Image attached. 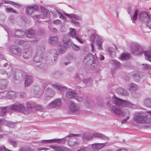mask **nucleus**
Listing matches in <instances>:
<instances>
[{"label":"nucleus","instance_id":"1a4fd4ad","mask_svg":"<svg viewBox=\"0 0 151 151\" xmlns=\"http://www.w3.org/2000/svg\"><path fill=\"white\" fill-rule=\"evenodd\" d=\"M37 49L38 50L34 57V61L37 63H40L42 61L43 56L41 49L39 47H37Z\"/></svg>","mask_w":151,"mask_h":151},{"label":"nucleus","instance_id":"423d86ee","mask_svg":"<svg viewBox=\"0 0 151 151\" xmlns=\"http://www.w3.org/2000/svg\"><path fill=\"white\" fill-rule=\"evenodd\" d=\"M62 42L63 44V46L59 48V53L61 54L65 52L66 48L71 43L70 39L67 35H64L63 36Z\"/></svg>","mask_w":151,"mask_h":151},{"label":"nucleus","instance_id":"9d476101","mask_svg":"<svg viewBox=\"0 0 151 151\" xmlns=\"http://www.w3.org/2000/svg\"><path fill=\"white\" fill-rule=\"evenodd\" d=\"M62 105L61 100L59 99L55 100L49 104L50 107L52 108L60 107Z\"/></svg>","mask_w":151,"mask_h":151},{"label":"nucleus","instance_id":"37998d69","mask_svg":"<svg viewBox=\"0 0 151 151\" xmlns=\"http://www.w3.org/2000/svg\"><path fill=\"white\" fill-rule=\"evenodd\" d=\"M34 93L36 97H39L42 96V93L40 92V90H35Z\"/></svg>","mask_w":151,"mask_h":151},{"label":"nucleus","instance_id":"f3484780","mask_svg":"<svg viewBox=\"0 0 151 151\" xmlns=\"http://www.w3.org/2000/svg\"><path fill=\"white\" fill-rule=\"evenodd\" d=\"M52 87L58 90L61 93H63L66 91V88L63 86H60L56 84H52Z\"/></svg>","mask_w":151,"mask_h":151},{"label":"nucleus","instance_id":"c9c22d12","mask_svg":"<svg viewBox=\"0 0 151 151\" xmlns=\"http://www.w3.org/2000/svg\"><path fill=\"white\" fill-rule=\"evenodd\" d=\"M19 44L20 45H24L25 47V48H27L29 46V45L28 44L27 42H25L23 40H20L19 41Z\"/></svg>","mask_w":151,"mask_h":151},{"label":"nucleus","instance_id":"603ef678","mask_svg":"<svg viewBox=\"0 0 151 151\" xmlns=\"http://www.w3.org/2000/svg\"><path fill=\"white\" fill-rule=\"evenodd\" d=\"M72 48L78 51L80 49L79 47L78 46L74 44H72Z\"/></svg>","mask_w":151,"mask_h":151},{"label":"nucleus","instance_id":"79ce46f5","mask_svg":"<svg viewBox=\"0 0 151 151\" xmlns=\"http://www.w3.org/2000/svg\"><path fill=\"white\" fill-rule=\"evenodd\" d=\"M74 99L77 101L79 102H82L83 100V96H77L76 95Z\"/></svg>","mask_w":151,"mask_h":151},{"label":"nucleus","instance_id":"13d9d810","mask_svg":"<svg viewBox=\"0 0 151 151\" xmlns=\"http://www.w3.org/2000/svg\"><path fill=\"white\" fill-rule=\"evenodd\" d=\"M12 2V1L8 0H4L2 1V3L3 4H7L11 5Z\"/></svg>","mask_w":151,"mask_h":151},{"label":"nucleus","instance_id":"7ed1b4c3","mask_svg":"<svg viewBox=\"0 0 151 151\" xmlns=\"http://www.w3.org/2000/svg\"><path fill=\"white\" fill-rule=\"evenodd\" d=\"M56 12L59 15V18L61 19L66 20V16L68 17L70 19L72 20L74 19L78 20H81V18L80 16L74 14H68L64 13L62 11L56 10Z\"/></svg>","mask_w":151,"mask_h":151},{"label":"nucleus","instance_id":"c03bdc74","mask_svg":"<svg viewBox=\"0 0 151 151\" xmlns=\"http://www.w3.org/2000/svg\"><path fill=\"white\" fill-rule=\"evenodd\" d=\"M6 11L7 12H11L13 13H16V11L12 8L7 7L6 9Z\"/></svg>","mask_w":151,"mask_h":151},{"label":"nucleus","instance_id":"a19ab883","mask_svg":"<svg viewBox=\"0 0 151 151\" xmlns=\"http://www.w3.org/2000/svg\"><path fill=\"white\" fill-rule=\"evenodd\" d=\"M137 12L138 11L137 10H134L133 12V14L132 17V19H133L134 21H135L137 19Z\"/></svg>","mask_w":151,"mask_h":151},{"label":"nucleus","instance_id":"de8ad7c7","mask_svg":"<svg viewBox=\"0 0 151 151\" xmlns=\"http://www.w3.org/2000/svg\"><path fill=\"white\" fill-rule=\"evenodd\" d=\"M75 38L81 43H84L86 42V40L85 39H80L77 37H76Z\"/></svg>","mask_w":151,"mask_h":151},{"label":"nucleus","instance_id":"72a5a7b5","mask_svg":"<svg viewBox=\"0 0 151 151\" xmlns=\"http://www.w3.org/2000/svg\"><path fill=\"white\" fill-rule=\"evenodd\" d=\"M144 55L145 58L151 62V55L148 51H145L144 52Z\"/></svg>","mask_w":151,"mask_h":151},{"label":"nucleus","instance_id":"8fccbe9b","mask_svg":"<svg viewBox=\"0 0 151 151\" xmlns=\"http://www.w3.org/2000/svg\"><path fill=\"white\" fill-rule=\"evenodd\" d=\"M81 134H69L67 137H72L76 136V137H80Z\"/></svg>","mask_w":151,"mask_h":151},{"label":"nucleus","instance_id":"4be33fe9","mask_svg":"<svg viewBox=\"0 0 151 151\" xmlns=\"http://www.w3.org/2000/svg\"><path fill=\"white\" fill-rule=\"evenodd\" d=\"M76 93L74 91H68L66 94V97L68 99L75 98Z\"/></svg>","mask_w":151,"mask_h":151},{"label":"nucleus","instance_id":"20e7f679","mask_svg":"<svg viewBox=\"0 0 151 151\" xmlns=\"http://www.w3.org/2000/svg\"><path fill=\"white\" fill-rule=\"evenodd\" d=\"M133 119L134 121L138 123H149L150 122L147 121V116L143 114L137 112L133 114Z\"/></svg>","mask_w":151,"mask_h":151},{"label":"nucleus","instance_id":"6e6d98bb","mask_svg":"<svg viewBox=\"0 0 151 151\" xmlns=\"http://www.w3.org/2000/svg\"><path fill=\"white\" fill-rule=\"evenodd\" d=\"M129 119V116H127L126 118L124 119L122 122L121 124H124Z\"/></svg>","mask_w":151,"mask_h":151},{"label":"nucleus","instance_id":"5fc2aeb1","mask_svg":"<svg viewBox=\"0 0 151 151\" xmlns=\"http://www.w3.org/2000/svg\"><path fill=\"white\" fill-rule=\"evenodd\" d=\"M11 5L17 8H19L20 6L19 4L12 1V2Z\"/></svg>","mask_w":151,"mask_h":151},{"label":"nucleus","instance_id":"cd10ccee","mask_svg":"<svg viewBox=\"0 0 151 151\" xmlns=\"http://www.w3.org/2000/svg\"><path fill=\"white\" fill-rule=\"evenodd\" d=\"M130 58L129 55L127 52L122 53L121 55L120 59L122 60H126Z\"/></svg>","mask_w":151,"mask_h":151},{"label":"nucleus","instance_id":"09e8293b","mask_svg":"<svg viewBox=\"0 0 151 151\" xmlns=\"http://www.w3.org/2000/svg\"><path fill=\"white\" fill-rule=\"evenodd\" d=\"M0 151H12L6 148L4 146H0Z\"/></svg>","mask_w":151,"mask_h":151},{"label":"nucleus","instance_id":"f704fd0d","mask_svg":"<svg viewBox=\"0 0 151 151\" xmlns=\"http://www.w3.org/2000/svg\"><path fill=\"white\" fill-rule=\"evenodd\" d=\"M10 106H6L4 107H1L0 108L1 110L0 114L1 115L3 116L5 115L6 111V109H9V107Z\"/></svg>","mask_w":151,"mask_h":151},{"label":"nucleus","instance_id":"2eb2a0df","mask_svg":"<svg viewBox=\"0 0 151 151\" xmlns=\"http://www.w3.org/2000/svg\"><path fill=\"white\" fill-rule=\"evenodd\" d=\"M8 82L7 80L0 79V89L4 90L7 88L8 86Z\"/></svg>","mask_w":151,"mask_h":151},{"label":"nucleus","instance_id":"864d4df0","mask_svg":"<svg viewBox=\"0 0 151 151\" xmlns=\"http://www.w3.org/2000/svg\"><path fill=\"white\" fill-rule=\"evenodd\" d=\"M144 65L143 68L145 69H150L151 68V66L148 64H143Z\"/></svg>","mask_w":151,"mask_h":151},{"label":"nucleus","instance_id":"49530a36","mask_svg":"<svg viewBox=\"0 0 151 151\" xmlns=\"http://www.w3.org/2000/svg\"><path fill=\"white\" fill-rule=\"evenodd\" d=\"M53 24L56 25H60L62 24L61 21L59 19H56L53 21Z\"/></svg>","mask_w":151,"mask_h":151},{"label":"nucleus","instance_id":"58836bf2","mask_svg":"<svg viewBox=\"0 0 151 151\" xmlns=\"http://www.w3.org/2000/svg\"><path fill=\"white\" fill-rule=\"evenodd\" d=\"M93 103L92 101L90 99H87L85 102V105L88 107H89Z\"/></svg>","mask_w":151,"mask_h":151},{"label":"nucleus","instance_id":"c756f323","mask_svg":"<svg viewBox=\"0 0 151 151\" xmlns=\"http://www.w3.org/2000/svg\"><path fill=\"white\" fill-rule=\"evenodd\" d=\"M95 40V37L94 35H91L90 37V41L91 42V45L92 48V51L94 50V45Z\"/></svg>","mask_w":151,"mask_h":151},{"label":"nucleus","instance_id":"4d7b16f0","mask_svg":"<svg viewBox=\"0 0 151 151\" xmlns=\"http://www.w3.org/2000/svg\"><path fill=\"white\" fill-rule=\"evenodd\" d=\"M76 151H87V150L86 148L84 147L81 148Z\"/></svg>","mask_w":151,"mask_h":151},{"label":"nucleus","instance_id":"6e6552de","mask_svg":"<svg viewBox=\"0 0 151 151\" xmlns=\"http://www.w3.org/2000/svg\"><path fill=\"white\" fill-rule=\"evenodd\" d=\"M139 18L142 22L146 23L150 21V16L148 14L147 12H143L139 14Z\"/></svg>","mask_w":151,"mask_h":151},{"label":"nucleus","instance_id":"e2e57ef3","mask_svg":"<svg viewBox=\"0 0 151 151\" xmlns=\"http://www.w3.org/2000/svg\"><path fill=\"white\" fill-rule=\"evenodd\" d=\"M12 144L14 147H17V142L16 141H13L12 142Z\"/></svg>","mask_w":151,"mask_h":151},{"label":"nucleus","instance_id":"2f4dec72","mask_svg":"<svg viewBox=\"0 0 151 151\" xmlns=\"http://www.w3.org/2000/svg\"><path fill=\"white\" fill-rule=\"evenodd\" d=\"M34 31L32 29L27 30L26 32L27 36L28 37L31 38L32 37H34Z\"/></svg>","mask_w":151,"mask_h":151},{"label":"nucleus","instance_id":"ddd939ff","mask_svg":"<svg viewBox=\"0 0 151 151\" xmlns=\"http://www.w3.org/2000/svg\"><path fill=\"white\" fill-rule=\"evenodd\" d=\"M49 147L56 151H70L68 148L65 147L53 145H50Z\"/></svg>","mask_w":151,"mask_h":151},{"label":"nucleus","instance_id":"0eeeda50","mask_svg":"<svg viewBox=\"0 0 151 151\" xmlns=\"http://www.w3.org/2000/svg\"><path fill=\"white\" fill-rule=\"evenodd\" d=\"M9 50L11 53L16 55L20 56L22 54V51L21 48L16 46H10Z\"/></svg>","mask_w":151,"mask_h":151},{"label":"nucleus","instance_id":"a18cd8bd","mask_svg":"<svg viewBox=\"0 0 151 151\" xmlns=\"http://www.w3.org/2000/svg\"><path fill=\"white\" fill-rule=\"evenodd\" d=\"M108 50L111 56H113L115 55V53L114 52L113 49L112 48H109Z\"/></svg>","mask_w":151,"mask_h":151},{"label":"nucleus","instance_id":"4468645a","mask_svg":"<svg viewBox=\"0 0 151 151\" xmlns=\"http://www.w3.org/2000/svg\"><path fill=\"white\" fill-rule=\"evenodd\" d=\"M133 48L134 51L133 52V54L134 55H139L142 52L141 47L138 45H136L134 46Z\"/></svg>","mask_w":151,"mask_h":151},{"label":"nucleus","instance_id":"dca6fc26","mask_svg":"<svg viewBox=\"0 0 151 151\" xmlns=\"http://www.w3.org/2000/svg\"><path fill=\"white\" fill-rule=\"evenodd\" d=\"M106 143H95L91 145V147L93 150H99L105 146Z\"/></svg>","mask_w":151,"mask_h":151},{"label":"nucleus","instance_id":"774afa93","mask_svg":"<svg viewBox=\"0 0 151 151\" xmlns=\"http://www.w3.org/2000/svg\"><path fill=\"white\" fill-rule=\"evenodd\" d=\"M147 26L151 29V21L149 22L147 24Z\"/></svg>","mask_w":151,"mask_h":151},{"label":"nucleus","instance_id":"393cba45","mask_svg":"<svg viewBox=\"0 0 151 151\" xmlns=\"http://www.w3.org/2000/svg\"><path fill=\"white\" fill-rule=\"evenodd\" d=\"M16 96V93L13 91H9L6 94V97L9 99H12Z\"/></svg>","mask_w":151,"mask_h":151},{"label":"nucleus","instance_id":"f257e3e1","mask_svg":"<svg viewBox=\"0 0 151 151\" xmlns=\"http://www.w3.org/2000/svg\"><path fill=\"white\" fill-rule=\"evenodd\" d=\"M113 100L116 106H113L111 107V109L114 113L119 116L125 115V113L122 111L121 109L123 107H132L133 105L130 102L126 100H122L116 96L114 97Z\"/></svg>","mask_w":151,"mask_h":151},{"label":"nucleus","instance_id":"338daca9","mask_svg":"<svg viewBox=\"0 0 151 151\" xmlns=\"http://www.w3.org/2000/svg\"><path fill=\"white\" fill-rule=\"evenodd\" d=\"M99 58L100 60H104V58L102 55H100L99 57Z\"/></svg>","mask_w":151,"mask_h":151},{"label":"nucleus","instance_id":"bf43d9fd","mask_svg":"<svg viewBox=\"0 0 151 151\" xmlns=\"http://www.w3.org/2000/svg\"><path fill=\"white\" fill-rule=\"evenodd\" d=\"M50 30L52 32L56 33L58 32L57 29L55 27H52L50 29Z\"/></svg>","mask_w":151,"mask_h":151},{"label":"nucleus","instance_id":"c85d7f7f","mask_svg":"<svg viewBox=\"0 0 151 151\" xmlns=\"http://www.w3.org/2000/svg\"><path fill=\"white\" fill-rule=\"evenodd\" d=\"M54 94V92L52 90L51 88L48 89V92L47 93V95L46 96V99H48L49 98L52 97Z\"/></svg>","mask_w":151,"mask_h":151},{"label":"nucleus","instance_id":"680f3d73","mask_svg":"<svg viewBox=\"0 0 151 151\" xmlns=\"http://www.w3.org/2000/svg\"><path fill=\"white\" fill-rule=\"evenodd\" d=\"M27 107L29 109H31L32 107L30 104L28 103L27 104Z\"/></svg>","mask_w":151,"mask_h":151},{"label":"nucleus","instance_id":"a878e982","mask_svg":"<svg viewBox=\"0 0 151 151\" xmlns=\"http://www.w3.org/2000/svg\"><path fill=\"white\" fill-rule=\"evenodd\" d=\"M92 134L93 137H97L102 139H104L106 138V137L104 135L101 133L95 132Z\"/></svg>","mask_w":151,"mask_h":151},{"label":"nucleus","instance_id":"052dcab7","mask_svg":"<svg viewBox=\"0 0 151 151\" xmlns=\"http://www.w3.org/2000/svg\"><path fill=\"white\" fill-rule=\"evenodd\" d=\"M71 22L73 24H75L76 26H78L79 25L78 23L76 21L73 20H71Z\"/></svg>","mask_w":151,"mask_h":151},{"label":"nucleus","instance_id":"39448f33","mask_svg":"<svg viewBox=\"0 0 151 151\" xmlns=\"http://www.w3.org/2000/svg\"><path fill=\"white\" fill-rule=\"evenodd\" d=\"M9 109L19 111L25 114H27L29 113V111L26 110L23 105L21 104H14L10 106Z\"/></svg>","mask_w":151,"mask_h":151},{"label":"nucleus","instance_id":"6ab92c4d","mask_svg":"<svg viewBox=\"0 0 151 151\" xmlns=\"http://www.w3.org/2000/svg\"><path fill=\"white\" fill-rule=\"evenodd\" d=\"M37 9L38 7L36 5H34L27 7L26 9V12L27 13L31 14L33 13L34 10H37Z\"/></svg>","mask_w":151,"mask_h":151},{"label":"nucleus","instance_id":"4c0bfd02","mask_svg":"<svg viewBox=\"0 0 151 151\" xmlns=\"http://www.w3.org/2000/svg\"><path fill=\"white\" fill-rule=\"evenodd\" d=\"M93 59V56L91 54L87 55L85 58L84 60L85 62H88Z\"/></svg>","mask_w":151,"mask_h":151},{"label":"nucleus","instance_id":"aec40b11","mask_svg":"<svg viewBox=\"0 0 151 151\" xmlns=\"http://www.w3.org/2000/svg\"><path fill=\"white\" fill-rule=\"evenodd\" d=\"M104 41L103 39L101 37H97L96 42L97 45L98 46L99 49L101 50L103 49L102 47V44Z\"/></svg>","mask_w":151,"mask_h":151},{"label":"nucleus","instance_id":"f03ea898","mask_svg":"<svg viewBox=\"0 0 151 151\" xmlns=\"http://www.w3.org/2000/svg\"><path fill=\"white\" fill-rule=\"evenodd\" d=\"M68 111L70 113L77 115L81 112L80 105L73 101H70L68 103Z\"/></svg>","mask_w":151,"mask_h":151},{"label":"nucleus","instance_id":"5701e85b","mask_svg":"<svg viewBox=\"0 0 151 151\" xmlns=\"http://www.w3.org/2000/svg\"><path fill=\"white\" fill-rule=\"evenodd\" d=\"M49 42L52 45L56 44L58 43V38L57 36H52L50 37Z\"/></svg>","mask_w":151,"mask_h":151},{"label":"nucleus","instance_id":"412c9836","mask_svg":"<svg viewBox=\"0 0 151 151\" xmlns=\"http://www.w3.org/2000/svg\"><path fill=\"white\" fill-rule=\"evenodd\" d=\"M81 135L80 136H81L83 139L84 140L91 139L93 138L92 134L89 133H85L82 135L81 134Z\"/></svg>","mask_w":151,"mask_h":151},{"label":"nucleus","instance_id":"9b49d317","mask_svg":"<svg viewBox=\"0 0 151 151\" xmlns=\"http://www.w3.org/2000/svg\"><path fill=\"white\" fill-rule=\"evenodd\" d=\"M23 54L24 58L25 59H27L31 58L33 55V49L30 47V46L28 47ZM27 49V48H26Z\"/></svg>","mask_w":151,"mask_h":151},{"label":"nucleus","instance_id":"b1692460","mask_svg":"<svg viewBox=\"0 0 151 151\" xmlns=\"http://www.w3.org/2000/svg\"><path fill=\"white\" fill-rule=\"evenodd\" d=\"M80 142L77 141H74L72 139L69 140L68 144L69 146L71 147H73L78 146Z\"/></svg>","mask_w":151,"mask_h":151},{"label":"nucleus","instance_id":"473e14b6","mask_svg":"<svg viewBox=\"0 0 151 151\" xmlns=\"http://www.w3.org/2000/svg\"><path fill=\"white\" fill-rule=\"evenodd\" d=\"M76 33V30L73 28H69V34L72 37L75 38V36Z\"/></svg>","mask_w":151,"mask_h":151},{"label":"nucleus","instance_id":"3c124183","mask_svg":"<svg viewBox=\"0 0 151 151\" xmlns=\"http://www.w3.org/2000/svg\"><path fill=\"white\" fill-rule=\"evenodd\" d=\"M19 151H32L31 149L28 147H22L21 148Z\"/></svg>","mask_w":151,"mask_h":151},{"label":"nucleus","instance_id":"69168bd1","mask_svg":"<svg viewBox=\"0 0 151 151\" xmlns=\"http://www.w3.org/2000/svg\"><path fill=\"white\" fill-rule=\"evenodd\" d=\"M26 96V95L24 93H21L20 96L21 98H24Z\"/></svg>","mask_w":151,"mask_h":151},{"label":"nucleus","instance_id":"7c9ffc66","mask_svg":"<svg viewBox=\"0 0 151 151\" xmlns=\"http://www.w3.org/2000/svg\"><path fill=\"white\" fill-rule=\"evenodd\" d=\"M137 86L134 83H130L128 85V88L131 91H134L137 89Z\"/></svg>","mask_w":151,"mask_h":151},{"label":"nucleus","instance_id":"bb28decb","mask_svg":"<svg viewBox=\"0 0 151 151\" xmlns=\"http://www.w3.org/2000/svg\"><path fill=\"white\" fill-rule=\"evenodd\" d=\"M143 103L146 107L150 108L151 105V98H147L143 101Z\"/></svg>","mask_w":151,"mask_h":151},{"label":"nucleus","instance_id":"0e129e2a","mask_svg":"<svg viewBox=\"0 0 151 151\" xmlns=\"http://www.w3.org/2000/svg\"><path fill=\"white\" fill-rule=\"evenodd\" d=\"M116 151H128L127 149L124 148H121L116 150Z\"/></svg>","mask_w":151,"mask_h":151},{"label":"nucleus","instance_id":"e433bc0d","mask_svg":"<svg viewBox=\"0 0 151 151\" xmlns=\"http://www.w3.org/2000/svg\"><path fill=\"white\" fill-rule=\"evenodd\" d=\"M62 140L61 139H49L48 142L49 143H60Z\"/></svg>","mask_w":151,"mask_h":151},{"label":"nucleus","instance_id":"ea45409f","mask_svg":"<svg viewBox=\"0 0 151 151\" xmlns=\"http://www.w3.org/2000/svg\"><path fill=\"white\" fill-rule=\"evenodd\" d=\"M34 108L35 109L38 111L42 110L44 108V107L43 106H40L39 105H35L34 106Z\"/></svg>","mask_w":151,"mask_h":151},{"label":"nucleus","instance_id":"f8f14e48","mask_svg":"<svg viewBox=\"0 0 151 151\" xmlns=\"http://www.w3.org/2000/svg\"><path fill=\"white\" fill-rule=\"evenodd\" d=\"M1 67H0V70L1 73L3 75H6L7 77H9L12 75L13 74L12 68L11 67H10L6 70L4 68L1 69Z\"/></svg>","mask_w":151,"mask_h":151},{"label":"nucleus","instance_id":"a211bd4d","mask_svg":"<svg viewBox=\"0 0 151 151\" xmlns=\"http://www.w3.org/2000/svg\"><path fill=\"white\" fill-rule=\"evenodd\" d=\"M33 82L32 78L29 76H26L24 82L25 86H27L31 85Z\"/></svg>","mask_w":151,"mask_h":151}]
</instances>
